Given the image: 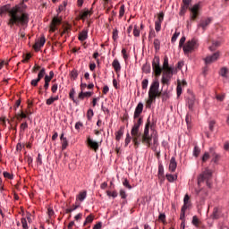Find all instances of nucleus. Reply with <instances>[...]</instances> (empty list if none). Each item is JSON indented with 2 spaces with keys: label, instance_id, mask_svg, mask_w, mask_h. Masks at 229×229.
Here are the masks:
<instances>
[{
  "label": "nucleus",
  "instance_id": "1",
  "mask_svg": "<svg viewBox=\"0 0 229 229\" xmlns=\"http://www.w3.org/2000/svg\"><path fill=\"white\" fill-rule=\"evenodd\" d=\"M144 110V104L140 102L134 111L133 115V126L131 130V135L132 136L134 148H139L141 144H148L150 146L149 142H151V137L149 136V126H151V122L148 119V122L145 125V129L143 133L140 132V125L144 123L142 117H140V114Z\"/></svg>",
  "mask_w": 229,
  "mask_h": 229
},
{
  "label": "nucleus",
  "instance_id": "2",
  "mask_svg": "<svg viewBox=\"0 0 229 229\" xmlns=\"http://www.w3.org/2000/svg\"><path fill=\"white\" fill-rule=\"evenodd\" d=\"M26 8L27 6L24 4V2L20 3L13 8L10 7V4H5L0 7V15H6V13H8L9 20L7 21V26H10L11 28L14 26L28 28L30 14L25 13Z\"/></svg>",
  "mask_w": 229,
  "mask_h": 229
},
{
  "label": "nucleus",
  "instance_id": "3",
  "mask_svg": "<svg viewBox=\"0 0 229 229\" xmlns=\"http://www.w3.org/2000/svg\"><path fill=\"white\" fill-rule=\"evenodd\" d=\"M198 39L192 38L186 42V44L182 47V51L184 55H189L192 53L193 51H196L199 47Z\"/></svg>",
  "mask_w": 229,
  "mask_h": 229
},
{
  "label": "nucleus",
  "instance_id": "4",
  "mask_svg": "<svg viewBox=\"0 0 229 229\" xmlns=\"http://www.w3.org/2000/svg\"><path fill=\"white\" fill-rule=\"evenodd\" d=\"M152 71L155 72V76H160L162 71H164L163 67H160V57L158 55L154 56L152 61Z\"/></svg>",
  "mask_w": 229,
  "mask_h": 229
},
{
  "label": "nucleus",
  "instance_id": "5",
  "mask_svg": "<svg viewBox=\"0 0 229 229\" xmlns=\"http://www.w3.org/2000/svg\"><path fill=\"white\" fill-rule=\"evenodd\" d=\"M187 208H191V197H189L188 194L184 196L183 206L182 207L181 209L180 219L182 222H185V211L187 210Z\"/></svg>",
  "mask_w": 229,
  "mask_h": 229
},
{
  "label": "nucleus",
  "instance_id": "6",
  "mask_svg": "<svg viewBox=\"0 0 229 229\" xmlns=\"http://www.w3.org/2000/svg\"><path fill=\"white\" fill-rule=\"evenodd\" d=\"M210 180H212V170L210 169H206L201 175V181L202 182H206L207 187L209 189L212 187V182H210Z\"/></svg>",
  "mask_w": 229,
  "mask_h": 229
},
{
  "label": "nucleus",
  "instance_id": "7",
  "mask_svg": "<svg viewBox=\"0 0 229 229\" xmlns=\"http://www.w3.org/2000/svg\"><path fill=\"white\" fill-rule=\"evenodd\" d=\"M158 89H160V81H158V79H155L151 83L148 90V99H150L153 96L156 95Z\"/></svg>",
  "mask_w": 229,
  "mask_h": 229
},
{
  "label": "nucleus",
  "instance_id": "8",
  "mask_svg": "<svg viewBox=\"0 0 229 229\" xmlns=\"http://www.w3.org/2000/svg\"><path fill=\"white\" fill-rule=\"evenodd\" d=\"M151 137V140L149 141V144L150 145H148V143H142L144 144L145 146H148V148H151L152 151H157L158 150V146H159V143H158V137H154L153 136H150Z\"/></svg>",
  "mask_w": 229,
  "mask_h": 229
},
{
  "label": "nucleus",
  "instance_id": "9",
  "mask_svg": "<svg viewBox=\"0 0 229 229\" xmlns=\"http://www.w3.org/2000/svg\"><path fill=\"white\" fill-rule=\"evenodd\" d=\"M219 52H216L211 55H208L205 59V64L206 65H210V64H214V62H217V60L219 59Z\"/></svg>",
  "mask_w": 229,
  "mask_h": 229
},
{
  "label": "nucleus",
  "instance_id": "10",
  "mask_svg": "<svg viewBox=\"0 0 229 229\" xmlns=\"http://www.w3.org/2000/svg\"><path fill=\"white\" fill-rule=\"evenodd\" d=\"M164 13H159L157 20L155 21V30L157 33L162 30V22H164Z\"/></svg>",
  "mask_w": 229,
  "mask_h": 229
},
{
  "label": "nucleus",
  "instance_id": "11",
  "mask_svg": "<svg viewBox=\"0 0 229 229\" xmlns=\"http://www.w3.org/2000/svg\"><path fill=\"white\" fill-rule=\"evenodd\" d=\"M171 78H173V72H163L161 83L163 85H169Z\"/></svg>",
  "mask_w": 229,
  "mask_h": 229
},
{
  "label": "nucleus",
  "instance_id": "12",
  "mask_svg": "<svg viewBox=\"0 0 229 229\" xmlns=\"http://www.w3.org/2000/svg\"><path fill=\"white\" fill-rule=\"evenodd\" d=\"M199 8H200L199 4H197L193 5V7L190 8V11L191 12V21H196V19L199 17Z\"/></svg>",
  "mask_w": 229,
  "mask_h": 229
},
{
  "label": "nucleus",
  "instance_id": "13",
  "mask_svg": "<svg viewBox=\"0 0 229 229\" xmlns=\"http://www.w3.org/2000/svg\"><path fill=\"white\" fill-rule=\"evenodd\" d=\"M60 24H62V18L54 17L50 24V31L55 33L57 30L56 26H60Z\"/></svg>",
  "mask_w": 229,
  "mask_h": 229
},
{
  "label": "nucleus",
  "instance_id": "14",
  "mask_svg": "<svg viewBox=\"0 0 229 229\" xmlns=\"http://www.w3.org/2000/svg\"><path fill=\"white\" fill-rule=\"evenodd\" d=\"M161 96H165V93H162V91L157 90L155 95L147 100V106H151V105L157 101V98H161Z\"/></svg>",
  "mask_w": 229,
  "mask_h": 229
},
{
  "label": "nucleus",
  "instance_id": "15",
  "mask_svg": "<svg viewBox=\"0 0 229 229\" xmlns=\"http://www.w3.org/2000/svg\"><path fill=\"white\" fill-rule=\"evenodd\" d=\"M174 69L169 66V57L165 55L163 63V72H174Z\"/></svg>",
  "mask_w": 229,
  "mask_h": 229
},
{
  "label": "nucleus",
  "instance_id": "16",
  "mask_svg": "<svg viewBox=\"0 0 229 229\" xmlns=\"http://www.w3.org/2000/svg\"><path fill=\"white\" fill-rule=\"evenodd\" d=\"M88 146L90 147L91 149H94L95 152L99 149V143L90 139V136L87 139Z\"/></svg>",
  "mask_w": 229,
  "mask_h": 229
},
{
  "label": "nucleus",
  "instance_id": "17",
  "mask_svg": "<svg viewBox=\"0 0 229 229\" xmlns=\"http://www.w3.org/2000/svg\"><path fill=\"white\" fill-rule=\"evenodd\" d=\"M44 44H46V38L41 37L40 39L34 44L33 48L35 51H40V48L44 47Z\"/></svg>",
  "mask_w": 229,
  "mask_h": 229
},
{
  "label": "nucleus",
  "instance_id": "18",
  "mask_svg": "<svg viewBox=\"0 0 229 229\" xmlns=\"http://www.w3.org/2000/svg\"><path fill=\"white\" fill-rule=\"evenodd\" d=\"M176 167H178V163H176V158L174 157H173L170 159V164H169L170 173H174V171H176Z\"/></svg>",
  "mask_w": 229,
  "mask_h": 229
},
{
  "label": "nucleus",
  "instance_id": "19",
  "mask_svg": "<svg viewBox=\"0 0 229 229\" xmlns=\"http://www.w3.org/2000/svg\"><path fill=\"white\" fill-rule=\"evenodd\" d=\"M195 103H196V98H194L192 95H191L188 98V101H187L189 110H192L194 108Z\"/></svg>",
  "mask_w": 229,
  "mask_h": 229
},
{
  "label": "nucleus",
  "instance_id": "20",
  "mask_svg": "<svg viewBox=\"0 0 229 229\" xmlns=\"http://www.w3.org/2000/svg\"><path fill=\"white\" fill-rule=\"evenodd\" d=\"M60 140L62 144V149L64 151V149H67V146H69V141L67 140V138L64 137V133L61 134Z\"/></svg>",
  "mask_w": 229,
  "mask_h": 229
},
{
  "label": "nucleus",
  "instance_id": "21",
  "mask_svg": "<svg viewBox=\"0 0 229 229\" xmlns=\"http://www.w3.org/2000/svg\"><path fill=\"white\" fill-rule=\"evenodd\" d=\"M92 13H94V11L92 10V8L89 11V10L84 11L83 13H81L80 19L84 21L88 17H90V15H92Z\"/></svg>",
  "mask_w": 229,
  "mask_h": 229
},
{
  "label": "nucleus",
  "instance_id": "22",
  "mask_svg": "<svg viewBox=\"0 0 229 229\" xmlns=\"http://www.w3.org/2000/svg\"><path fill=\"white\" fill-rule=\"evenodd\" d=\"M183 5L181 9V13H185L189 10V5L192 3V0H182Z\"/></svg>",
  "mask_w": 229,
  "mask_h": 229
},
{
  "label": "nucleus",
  "instance_id": "23",
  "mask_svg": "<svg viewBox=\"0 0 229 229\" xmlns=\"http://www.w3.org/2000/svg\"><path fill=\"white\" fill-rule=\"evenodd\" d=\"M88 38H89V30H83L81 32H80L78 38L81 42H84V40H87Z\"/></svg>",
  "mask_w": 229,
  "mask_h": 229
},
{
  "label": "nucleus",
  "instance_id": "24",
  "mask_svg": "<svg viewBox=\"0 0 229 229\" xmlns=\"http://www.w3.org/2000/svg\"><path fill=\"white\" fill-rule=\"evenodd\" d=\"M16 119L18 121H22V119H30V116L26 114V112L21 110L16 114Z\"/></svg>",
  "mask_w": 229,
  "mask_h": 229
},
{
  "label": "nucleus",
  "instance_id": "25",
  "mask_svg": "<svg viewBox=\"0 0 229 229\" xmlns=\"http://www.w3.org/2000/svg\"><path fill=\"white\" fill-rule=\"evenodd\" d=\"M112 65L115 71V72H121V63H119L118 59H114L112 63Z\"/></svg>",
  "mask_w": 229,
  "mask_h": 229
},
{
  "label": "nucleus",
  "instance_id": "26",
  "mask_svg": "<svg viewBox=\"0 0 229 229\" xmlns=\"http://www.w3.org/2000/svg\"><path fill=\"white\" fill-rule=\"evenodd\" d=\"M92 94L93 93L90 92V91H87V92L81 91V92L79 93L78 98L79 99H85V98H90L92 96Z\"/></svg>",
  "mask_w": 229,
  "mask_h": 229
},
{
  "label": "nucleus",
  "instance_id": "27",
  "mask_svg": "<svg viewBox=\"0 0 229 229\" xmlns=\"http://www.w3.org/2000/svg\"><path fill=\"white\" fill-rule=\"evenodd\" d=\"M123 135H124V127H121L120 130L115 132V140H121Z\"/></svg>",
  "mask_w": 229,
  "mask_h": 229
},
{
  "label": "nucleus",
  "instance_id": "28",
  "mask_svg": "<svg viewBox=\"0 0 229 229\" xmlns=\"http://www.w3.org/2000/svg\"><path fill=\"white\" fill-rule=\"evenodd\" d=\"M191 225H193V226H196V228H199V225H201V222L199 221V218H198L197 216H194L192 217Z\"/></svg>",
  "mask_w": 229,
  "mask_h": 229
},
{
  "label": "nucleus",
  "instance_id": "29",
  "mask_svg": "<svg viewBox=\"0 0 229 229\" xmlns=\"http://www.w3.org/2000/svg\"><path fill=\"white\" fill-rule=\"evenodd\" d=\"M74 94H76V91L74 90V89H72V90L69 93V98L70 99H72V101H73V103H75L76 105H80V101L74 98Z\"/></svg>",
  "mask_w": 229,
  "mask_h": 229
},
{
  "label": "nucleus",
  "instance_id": "30",
  "mask_svg": "<svg viewBox=\"0 0 229 229\" xmlns=\"http://www.w3.org/2000/svg\"><path fill=\"white\" fill-rule=\"evenodd\" d=\"M220 216H221V213L219 211V208H215L213 214L211 216L212 219H219Z\"/></svg>",
  "mask_w": 229,
  "mask_h": 229
},
{
  "label": "nucleus",
  "instance_id": "31",
  "mask_svg": "<svg viewBox=\"0 0 229 229\" xmlns=\"http://www.w3.org/2000/svg\"><path fill=\"white\" fill-rule=\"evenodd\" d=\"M221 46V42L219 41H212V46L209 47V51H216L217 47Z\"/></svg>",
  "mask_w": 229,
  "mask_h": 229
},
{
  "label": "nucleus",
  "instance_id": "32",
  "mask_svg": "<svg viewBox=\"0 0 229 229\" xmlns=\"http://www.w3.org/2000/svg\"><path fill=\"white\" fill-rule=\"evenodd\" d=\"M166 180L173 183V182L178 180V175H173L171 174H166Z\"/></svg>",
  "mask_w": 229,
  "mask_h": 229
},
{
  "label": "nucleus",
  "instance_id": "33",
  "mask_svg": "<svg viewBox=\"0 0 229 229\" xmlns=\"http://www.w3.org/2000/svg\"><path fill=\"white\" fill-rule=\"evenodd\" d=\"M210 22H212V19L210 18H208L202 21V23H201L202 30H206V28L208 26V24H210Z\"/></svg>",
  "mask_w": 229,
  "mask_h": 229
},
{
  "label": "nucleus",
  "instance_id": "34",
  "mask_svg": "<svg viewBox=\"0 0 229 229\" xmlns=\"http://www.w3.org/2000/svg\"><path fill=\"white\" fill-rule=\"evenodd\" d=\"M219 74H220V76H222V78H226V74H228V68H226V67L221 68Z\"/></svg>",
  "mask_w": 229,
  "mask_h": 229
},
{
  "label": "nucleus",
  "instance_id": "35",
  "mask_svg": "<svg viewBox=\"0 0 229 229\" xmlns=\"http://www.w3.org/2000/svg\"><path fill=\"white\" fill-rule=\"evenodd\" d=\"M131 140H132V142H133V136H130V132H127L126 134V138H125V146H128V144H130V142H131Z\"/></svg>",
  "mask_w": 229,
  "mask_h": 229
},
{
  "label": "nucleus",
  "instance_id": "36",
  "mask_svg": "<svg viewBox=\"0 0 229 229\" xmlns=\"http://www.w3.org/2000/svg\"><path fill=\"white\" fill-rule=\"evenodd\" d=\"M70 77L72 80H76V78H78V70L73 69L71 72H70Z\"/></svg>",
  "mask_w": 229,
  "mask_h": 229
},
{
  "label": "nucleus",
  "instance_id": "37",
  "mask_svg": "<svg viewBox=\"0 0 229 229\" xmlns=\"http://www.w3.org/2000/svg\"><path fill=\"white\" fill-rule=\"evenodd\" d=\"M44 76H46V68H41L39 72L38 73V78L39 80H42V78H44Z\"/></svg>",
  "mask_w": 229,
  "mask_h": 229
},
{
  "label": "nucleus",
  "instance_id": "38",
  "mask_svg": "<svg viewBox=\"0 0 229 229\" xmlns=\"http://www.w3.org/2000/svg\"><path fill=\"white\" fill-rule=\"evenodd\" d=\"M85 198H87V191H81V192L78 195V199H79L80 201L85 200Z\"/></svg>",
  "mask_w": 229,
  "mask_h": 229
},
{
  "label": "nucleus",
  "instance_id": "39",
  "mask_svg": "<svg viewBox=\"0 0 229 229\" xmlns=\"http://www.w3.org/2000/svg\"><path fill=\"white\" fill-rule=\"evenodd\" d=\"M158 178H164V165H162L158 166Z\"/></svg>",
  "mask_w": 229,
  "mask_h": 229
},
{
  "label": "nucleus",
  "instance_id": "40",
  "mask_svg": "<svg viewBox=\"0 0 229 229\" xmlns=\"http://www.w3.org/2000/svg\"><path fill=\"white\" fill-rule=\"evenodd\" d=\"M154 47L156 51L160 50V40L158 38L154 39Z\"/></svg>",
  "mask_w": 229,
  "mask_h": 229
},
{
  "label": "nucleus",
  "instance_id": "41",
  "mask_svg": "<svg viewBox=\"0 0 229 229\" xmlns=\"http://www.w3.org/2000/svg\"><path fill=\"white\" fill-rule=\"evenodd\" d=\"M199 153H201V149H199V147L195 146L193 149V157H199Z\"/></svg>",
  "mask_w": 229,
  "mask_h": 229
},
{
  "label": "nucleus",
  "instance_id": "42",
  "mask_svg": "<svg viewBox=\"0 0 229 229\" xmlns=\"http://www.w3.org/2000/svg\"><path fill=\"white\" fill-rule=\"evenodd\" d=\"M156 37H157V34L155 33V30L153 29L150 30L148 33V40L151 42V40H153V38H155Z\"/></svg>",
  "mask_w": 229,
  "mask_h": 229
},
{
  "label": "nucleus",
  "instance_id": "43",
  "mask_svg": "<svg viewBox=\"0 0 229 229\" xmlns=\"http://www.w3.org/2000/svg\"><path fill=\"white\" fill-rule=\"evenodd\" d=\"M124 12H125L124 4H122L119 11L120 19H123V17L124 16Z\"/></svg>",
  "mask_w": 229,
  "mask_h": 229
},
{
  "label": "nucleus",
  "instance_id": "44",
  "mask_svg": "<svg viewBox=\"0 0 229 229\" xmlns=\"http://www.w3.org/2000/svg\"><path fill=\"white\" fill-rule=\"evenodd\" d=\"M133 35L134 37H140V30H139V27L137 25L134 26Z\"/></svg>",
  "mask_w": 229,
  "mask_h": 229
},
{
  "label": "nucleus",
  "instance_id": "45",
  "mask_svg": "<svg viewBox=\"0 0 229 229\" xmlns=\"http://www.w3.org/2000/svg\"><path fill=\"white\" fill-rule=\"evenodd\" d=\"M93 221H94V216H92V215L88 216L84 222V226L87 225V224L89 223H92Z\"/></svg>",
  "mask_w": 229,
  "mask_h": 229
},
{
  "label": "nucleus",
  "instance_id": "46",
  "mask_svg": "<svg viewBox=\"0 0 229 229\" xmlns=\"http://www.w3.org/2000/svg\"><path fill=\"white\" fill-rule=\"evenodd\" d=\"M219 158H221V156L216 152L213 153V162H215V164H217V162H219Z\"/></svg>",
  "mask_w": 229,
  "mask_h": 229
},
{
  "label": "nucleus",
  "instance_id": "47",
  "mask_svg": "<svg viewBox=\"0 0 229 229\" xmlns=\"http://www.w3.org/2000/svg\"><path fill=\"white\" fill-rule=\"evenodd\" d=\"M119 38V30L117 29H114L113 30V40H117Z\"/></svg>",
  "mask_w": 229,
  "mask_h": 229
},
{
  "label": "nucleus",
  "instance_id": "48",
  "mask_svg": "<svg viewBox=\"0 0 229 229\" xmlns=\"http://www.w3.org/2000/svg\"><path fill=\"white\" fill-rule=\"evenodd\" d=\"M40 81V79L38 77L37 79H33L31 81H30V85L32 87H37Z\"/></svg>",
  "mask_w": 229,
  "mask_h": 229
},
{
  "label": "nucleus",
  "instance_id": "49",
  "mask_svg": "<svg viewBox=\"0 0 229 229\" xmlns=\"http://www.w3.org/2000/svg\"><path fill=\"white\" fill-rule=\"evenodd\" d=\"M185 40H187V38L185 36H182L179 41V47H182L185 46Z\"/></svg>",
  "mask_w": 229,
  "mask_h": 229
},
{
  "label": "nucleus",
  "instance_id": "50",
  "mask_svg": "<svg viewBox=\"0 0 229 229\" xmlns=\"http://www.w3.org/2000/svg\"><path fill=\"white\" fill-rule=\"evenodd\" d=\"M178 37H180V32H177V30H175L174 34L172 37L171 42L174 43L178 39Z\"/></svg>",
  "mask_w": 229,
  "mask_h": 229
},
{
  "label": "nucleus",
  "instance_id": "51",
  "mask_svg": "<svg viewBox=\"0 0 229 229\" xmlns=\"http://www.w3.org/2000/svg\"><path fill=\"white\" fill-rule=\"evenodd\" d=\"M149 83V81L148 79H144L141 82L142 89L145 90L148 89V85Z\"/></svg>",
  "mask_w": 229,
  "mask_h": 229
},
{
  "label": "nucleus",
  "instance_id": "52",
  "mask_svg": "<svg viewBox=\"0 0 229 229\" xmlns=\"http://www.w3.org/2000/svg\"><path fill=\"white\" fill-rule=\"evenodd\" d=\"M87 117H88L89 121H90L92 119V117H94V111L92 109L88 110Z\"/></svg>",
  "mask_w": 229,
  "mask_h": 229
},
{
  "label": "nucleus",
  "instance_id": "53",
  "mask_svg": "<svg viewBox=\"0 0 229 229\" xmlns=\"http://www.w3.org/2000/svg\"><path fill=\"white\" fill-rule=\"evenodd\" d=\"M210 158V154L208 152H205L204 155L202 156L201 161L202 162H207Z\"/></svg>",
  "mask_w": 229,
  "mask_h": 229
},
{
  "label": "nucleus",
  "instance_id": "54",
  "mask_svg": "<svg viewBox=\"0 0 229 229\" xmlns=\"http://www.w3.org/2000/svg\"><path fill=\"white\" fill-rule=\"evenodd\" d=\"M123 185L127 189H131V185H130V182L128 181V179H123Z\"/></svg>",
  "mask_w": 229,
  "mask_h": 229
},
{
  "label": "nucleus",
  "instance_id": "55",
  "mask_svg": "<svg viewBox=\"0 0 229 229\" xmlns=\"http://www.w3.org/2000/svg\"><path fill=\"white\" fill-rule=\"evenodd\" d=\"M21 225L23 229H28V221L26 220V218H21Z\"/></svg>",
  "mask_w": 229,
  "mask_h": 229
},
{
  "label": "nucleus",
  "instance_id": "56",
  "mask_svg": "<svg viewBox=\"0 0 229 229\" xmlns=\"http://www.w3.org/2000/svg\"><path fill=\"white\" fill-rule=\"evenodd\" d=\"M177 96L180 97L182 96V82L178 81L177 85Z\"/></svg>",
  "mask_w": 229,
  "mask_h": 229
},
{
  "label": "nucleus",
  "instance_id": "57",
  "mask_svg": "<svg viewBox=\"0 0 229 229\" xmlns=\"http://www.w3.org/2000/svg\"><path fill=\"white\" fill-rule=\"evenodd\" d=\"M215 125H216V121L212 120L209 122V124H208L209 131H214Z\"/></svg>",
  "mask_w": 229,
  "mask_h": 229
},
{
  "label": "nucleus",
  "instance_id": "58",
  "mask_svg": "<svg viewBox=\"0 0 229 229\" xmlns=\"http://www.w3.org/2000/svg\"><path fill=\"white\" fill-rule=\"evenodd\" d=\"M120 196L122 199H126V198H128V195L126 194V191L124 190H120Z\"/></svg>",
  "mask_w": 229,
  "mask_h": 229
},
{
  "label": "nucleus",
  "instance_id": "59",
  "mask_svg": "<svg viewBox=\"0 0 229 229\" xmlns=\"http://www.w3.org/2000/svg\"><path fill=\"white\" fill-rule=\"evenodd\" d=\"M216 98L217 99V101H224L225 100V94H218L216 96Z\"/></svg>",
  "mask_w": 229,
  "mask_h": 229
},
{
  "label": "nucleus",
  "instance_id": "60",
  "mask_svg": "<svg viewBox=\"0 0 229 229\" xmlns=\"http://www.w3.org/2000/svg\"><path fill=\"white\" fill-rule=\"evenodd\" d=\"M107 196H112V198H117V191H107Z\"/></svg>",
  "mask_w": 229,
  "mask_h": 229
},
{
  "label": "nucleus",
  "instance_id": "61",
  "mask_svg": "<svg viewBox=\"0 0 229 229\" xmlns=\"http://www.w3.org/2000/svg\"><path fill=\"white\" fill-rule=\"evenodd\" d=\"M159 221H162V223H165V214L162 213L158 216Z\"/></svg>",
  "mask_w": 229,
  "mask_h": 229
},
{
  "label": "nucleus",
  "instance_id": "62",
  "mask_svg": "<svg viewBox=\"0 0 229 229\" xmlns=\"http://www.w3.org/2000/svg\"><path fill=\"white\" fill-rule=\"evenodd\" d=\"M21 130L22 131H24V130H26V129H28V123L27 122H24V123H22L21 124Z\"/></svg>",
  "mask_w": 229,
  "mask_h": 229
},
{
  "label": "nucleus",
  "instance_id": "63",
  "mask_svg": "<svg viewBox=\"0 0 229 229\" xmlns=\"http://www.w3.org/2000/svg\"><path fill=\"white\" fill-rule=\"evenodd\" d=\"M51 90L53 94H56V91L58 90V84H54L51 88Z\"/></svg>",
  "mask_w": 229,
  "mask_h": 229
},
{
  "label": "nucleus",
  "instance_id": "64",
  "mask_svg": "<svg viewBox=\"0 0 229 229\" xmlns=\"http://www.w3.org/2000/svg\"><path fill=\"white\" fill-rule=\"evenodd\" d=\"M55 102V99L53 98V97H51L50 98L47 99V105H53V103Z\"/></svg>",
  "mask_w": 229,
  "mask_h": 229
}]
</instances>
